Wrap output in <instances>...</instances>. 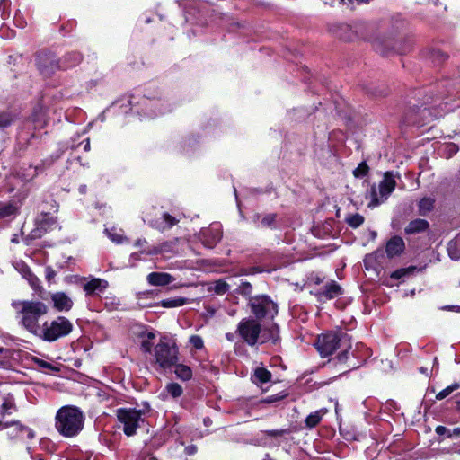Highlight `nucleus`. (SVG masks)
<instances>
[{
    "instance_id": "nucleus-1",
    "label": "nucleus",
    "mask_w": 460,
    "mask_h": 460,
    "mask_svg": "<svg viewBox=\"0 0 460 460\" xmlns=\"http://www.w3.org/2000/svg\"><path fill=\"white\" fill-rule=\"evenodd\" d=\"M55 420L57 430L64 437L72 438L83 429L84 415L79 408L66 405L57 411Z\"/></svg>"
},
{
    "instance_id": "nucleus-2",
    "label": "nucleus",
    "mask_w": 460,
    "mask_h": 460,
    "mask_svg": "<svg viewBox=\"0 0 460 460\" xmlns=\"http://www.w3.org/2000/svg\"><path fill=\"white\" fill-rule=\"evenodd\" d=\"M21 307L19 313L22 314L21 324L31 333L37 335L40 332L39 319L47 314L49 308L41 301L27 300L17 303Z\"/></svg>"
},
{
    "instance_id": "nucleus-3",
    "label": "nucleus",
    "mask_w": 460,
    "mask_h": 460,
    "mask_svg": "<svg viewBox=\"0 0 460 460\" xmlns=\"http://www.w3.org/2000/svg\"><path fill=\"white\" fill-rule=\"evenodd\" d=\"M73 330L71 322L64 316H58L50 323L45 322L36 336L45 341L52 342L68 335Z\"/></svg>"
},
{
    "instance_id": "nucleus-4",
    "label": "nucleus",
    "mask_w": 460,
    "mask_h": 460,
    "mask_svg": "<svg viewBox=\"0 0 460 460\" xmlns=\"http://www.w3.org/2000/svg\"><path fill=\"white\" fill-rule=\"evenodd\" d=\"M349 341L346 333L330 332L318 336L315 347L320 355L324 358L332 355L339 348L341 342Z\"/></svg>"
},
{
    "instance_id": "nucleus-5",
    "label": "nucleus",
    "mask_w": 460,
    "mask_h": 460,
    "mask_svg": "<svg viewBox=\"0 0 460 460\" xmlns=\"http://www.w3.org/2000/svg\"><path fill=\"white\" fill-rule=\"evenodd\" d=\"M177 354V347L174 344H171L165 337L162 338L155 347L156 363L163 368L175 365L178 360Z\"/></svg>"
},
{
    "instance_id": "nucleus-6",
    "label": "nucleus",
    "mask_w": 460,
    "mask_h": 460,
    "mask_svg": "<svg viewBox=\"0 0 460 460\" xmlns=\"http://www.w3.org/2000/svg\"><path fill=\"white\" fill-rule=\"evenodd\" d=\"M249 305L255 319H273L278 314L277 305L267 296H260L250 298Z\"/></svg>"
},
{
    "instance_id": "nucleus-7",
    "label": "nucleus",
    "mask_w": 460,
    "mask_h": 460,
    "mask_svg": "<svg viewBox=\"0 0 460 460\" xmlns=\"http://www.w3.org/2000/svg\"><path fill=\"white\" fill-rule=\"evenodd\" d=\"M236 332L249 346H254L260 341L261 326L255 318H243L238 323Z\"/></svg>"
},
{
    "instance_id": "nucleus-8",
    "label": "nucleus",
    "mask_w": 460,
    "mask_h": 460,
    "mask_svg": "<svg viewBox=\"0 0 460 460\" xmlns=\"http://www.w3.org/2000/svg\"><path fill=\"white\" fill-rule=\"evenodd\" d=\"M142 414V411L136 409L121 408L117 411V418L123 425V431L127 436L130 437L136 434L140 422L144 421L141 418Z\"/></svg>"
},
{
    "instance_id": "nucleus-9",
    "label": "nucleus",
    "mask_w": 460,
    "mask_h": 460,
    "mask_svg": "<svg viewBox=\"0 0 460 460\" xmlns=\"http://www.w3.org/2000/svg\"><path fill=\"white\" fill-rule=\"evenodd\" d=\"M396 186V181L394 179V175L392 172H386L384 174V179L379 183V195H377L376 187L373 186L371 188V201L369 206H377L380 203L384 202L388 196L394 191Z\"/></svg>"
},
{
    "instance_id": "nucleus-10",
    "label": "nucleus",
    "mask_w": 460,
    "mask_h": 460,
    "mask_svg": "<svg viewBox=\"0 0 460 460\" xmlns=\"http://www.w3.org/2000/svg\"><path fill=\"white\" fill-rule=\"evenodd\" d=\"M36 64L40 73L44 76H50L57 70L62 68L56 55L47 51H40L37 54Z\"/></svg>"
},
{
    "instance_id": "nucleus-11",
    "label": "nucleus",
    "mask_w": 460,
    "mask_h": 460,
    "mask_svg": "<svg viewBox=\"0 0 460 460\" xmlns=\"http://www.w3.org/2000/svg\"><path fill=\"white\" fill-rule=\"evenodd\" d=\"M405 248L404 241L400 236L392 237L385 246V252L389 258L400 255Z\"/></svg>"
},
{
    "instance_id": "nucleus-12",
    "label": "nucleus",
    "mask_w": 460,
    "mask_h": 460,
    "mask_svg": "<svg viewBox=\"0 0 460 460\" xmlns=\"http://www.w3.org/2000/svg\"><path fill=\"white\" fill-rule=\"evenodd\" d=\"M54 307L58 311H69L73 306L72 299L64 292H58L51 296Z\"/></svg>"
},
{
    "instance_id": "nucleus-13",
    "label": "nucleus",
    "mask_w": 460,
    "mask_h": 460,
    "mask_svg": "<svg viewBox=\"0 0 460 460\" xmlns=\"http://www.w3.org/2000/svg\"><path fill=\"white\" fill-rule=\"evenodd\" d=\"M279 340V327L277 324L273 323L270 327L261 328V332L260 336L259 343H265L271 341L276 344Z\"/></svg>"
},
{
    "instance_id": "nucleus-14",
    "label": "nucleus",
    "mask_w": 460,
    "mask_h": 460,
    "mask_svg": "<svg viewBox=\"0 0 460 460\" xmlns=\"http://www.w3.org/2000/svg\"><path fill=\"white\" fill-rule=\"evenodd\" d=\"M341 287L335 281H332L329 285H326L321 291H319L317 296L319 300L332 299L341 295Z\"/></svg>"
},
{
    "instance_id": "nucleus-15",
    "label": "nucleus",
    "mask_w": 460,
    "mask_h": 460,
    "mask_svg": "<svg viewBox=\"0 0 460 460\" xmlns=\"http://www.w3.org/2000/svg\"><path fill=\"white\" fill-rule=\"evenodd\" d=\"M147 280L148 283L153 286H165L172 283L174 278L165 272H152L148 274Z\"/></svg>"
},
{
    "instance_id": "nucleus-16",
    "label": "nucleus",
    "mask_w": 460,
    "mask_h": 460,
    "mask_svg": "<svg viewBox=\"0 0 460 460\" xmlns=\"http://www.w3.org/2000/svg\"><path fill=\"white\" fill-rule=\"evenodd\" d=\"M108 287V282L102 279H93L84 285V290L87 296H92L95 292H102Z\"/></svg>"
},
{
    "instance_id": "nucleus-17",
    "label": "nucleus",
    "mask_w": 460,
    "mask_h": 460,
    "mask_svg": "<svg viewBox=\"0 0 460 460\" xmlns=\"http://www.w3.org/2000/svg\"><path fill=\"white\" fill-rule=\"evenodd\" d=\"M429 226V224L425 219H415L411 221L408 226L405 227V234H414L418 233H421L426 231Z\"/></svg>"
},
{
    "instance_id": "nucleus-18",
    "label": "nucleus",
    "mask_w": 460,
    "mask_h": 460,
    "mask_svg": "<svg viewBox=\"0 0 460 460\" xmlns=\"http://www.w3.org/2000/svg\"><path fill=\"white\" fill-rule=\"evenodd\" d=\"M202 237L208 246L213 247L221 240L222 233L217 228H208L202 232Z\"/></svg>"
},
{
    "instance_id": "nucleus-19",
    "label": "nucleus",
    "mask_w": 460,
    "mask_h": 460,
    "mask_svg": "<svg viewBox=\"0 0 460 460\" xmlns=\"http://www.w3.org/2000/svg\"><path fill=\"white\" fill-rule=\"evenodd\" d=\"M447 251L452 260L457 261L460 259V235L448 242Z\"/></svg>"
},
{
    "instance_id": "nucleus-20",
    "label": "nucleus",
    "mask_w": 460,
    "mask_h": 460,
    "mask_svg": "<svg viewBox=\"0 0 460 460\" xmlns=\"http://www.w3.org/2000/svg\"><path fill=\"white\" fill-rule=\"evenodd\" d=\"M83 59L79 52H69L63 58L62 68H69L77 66Z\"/></svg>"
},
{
    "instance_id": "nucleus-21",
    "label": "nucleus",
    "mask_w": 460,
    "mask_h": 460,
    "mask_svg": "<svg viewBox=\"0 0 460 460\" xmlns=\"http://www.w3.org/2000/svg\"><path fill=\"white\" fill-rule=\"evenodd\" d=\"M435 199L430 197L421 199L418 204V212L420 216L428 215L434 208Z\"/></svg>"
},
{
    "instance_id": "nucleus-22",
    "label": "nucleus",
    "mask_w": 460,
    "mask_h": 460,
    "mask_svg": "<svg viewBox=\"0 0 460 460\" xmlns=\"http://www.w3.org/2000/svg\"><path fill=\"white\" fill-rule=\"evenodd\" d=\"M327 412L326 409H321L316 411L311 414H309L305 419V425L307 428H314L321 421L323 416Z\"/></svg>"
},
{
    "instance_id": "nucleus-23",
    "label": "nucleus",
    "mask_w": 460,
    "mask_h": 460,
    "mask_svg": "<svg viewBox=\"0 0 460 460\" xmlns=\"http://www.w3.org/2000/svg\"><path fill=\"white\" fill-rule=\"evenodd\" d=\"M336 34L340 39L346 41L352 40L355 38L353 31L346 24L339 26Z\"/></svg>"
},
{
    "instance_id": "nucleus-24",
    "label": "nucleus",
    "mask_w": 460,
    "mask_h": 460,
    "mask_svg": "<svg viewBox=\"0 0 460 460\" xmlns=\"http://www.w3.org/2000/svg\"><path fill=\"white\" fill-rule=\"evenodd\" d=\"M174 372L176 376L183 381L190 380L192 376L191 369L188 366L182 364L176 365Z\"/></svg>"
},
{
    "instance_id": "nucleus-25",
    "label": "nucleus",
    "mask_w": 460,
    "mask_h": 460,
    "mask_svg": "<svg viewBox=\"0 0 460 460\" xmlns=\"http://www.w3.org/2000/svg\"><path fill=\"white\" fill-rule=\"evenodd\" d=\"M254 377L261 384L267 383L271 378V373L264 367H257L254 370Z\"/></svg>"
},
{
    "instance_id": "nucleus-26",
    "label": "nucleus",
    "mask_w": 460,
    "mask_h": 460,
    "mask_svg": "<svg viewBox=\"0 0 460 460\" xmlns=\"http://www.w3.org/2000/svg\"><path fill=\"white\" fill-rule=\"evenodd\" d=\"M448 56L440 49H432L429 58L435 65H440L447 59Z\"/></svg>"
},
{
    "instance_id": "nucleus-27",
    "label": "nucleus",
    "mask_w": 460,
    "mask_h": 460,
    "mask_svg": "<svg viewBox=\"0 0 460 460\" xmlns=\"http://www.w3.org/2000/svg\"><path fill=\"white\" fill-rule=\"evenodd\" d=\"M231 283L219 279L214 283L213 291L217 295H224L229 291Z\"/></svg>"
},
{
    "instance_id": "nucleus-28",
    "label": "nucleus",
    "mask_w": 460,
    "mask_h": 460,
    "mask_svg": "<svg viewBox=\"0 0 460 460\" xmlns=\"http://www.w3.org/2000/svg\"><path fill=\"white\" fill-rule=\"evenodd\" d=\"M186 301L187 299L183 297L169 298L163 300L161 302V305L166 308L177 307L183 305L186 303Z\"/></svg>"
},
{
    "instance_id": "nucleus-29",
    "label": "nucleus",
    "mask_w": 460,
    "mask_h": 460,
    "mask_svg": "<svg viewBox=\"0 0 460 460\" xmlns=\"http://www.w3.org/2000/svg\"><path fill=\"white\" fill-rule=\"evenodd\" d=\"M15 119V116L8 111H3L0 113V128L9 127L12 122Z\"/></svg>"
},
{
    "instance_id": "nucleus-30",
    "label": "nucleus",
    "mask_w": 460,
    "mask_h": 460,
    "mask_svg": "<svg viewBox=\"0 0 460 460\" xmlns=\"http://www.w3.org/2000/svg\"><path fill=\"white\" fill-rule=\"evenodd\" d=\"M17 208L11 203L0 204V218H4L9 216L14 215Z\"/></svg>"
},
{
    "instance_id": "nucleus-31",
    "label": "nucleus",
    "mask_w": 460,
    "mask_h": 460,
    "mask_svg": "<svg viewBox=\"0 0 460 460\" xmlns=\"http://www.w3.org/2000/svg\"><path fill=\"white\" fill-rule=\"evenodd\" d=\"M252 286L250 282L243 281L238 285L235 292L244 296H250L252 295Z\"/></svg>"
},
{
    "instance_id": "nucleus-32",
    "label": "nucleus",
    "mask_w": 460,
    "mask_h": 460,
    "mask_svg": "<svg viewBox=\"0 0 460 460\" xmlns=\"http://www.w3.org/2000/svg\"><path fill=\"white\" fill-rule=\"evenodd\" d=\"M346 222L351 227H358L364 222V217L359 214L350 215L346 218Z\"/></svg>"
},
{
    "instance_id": "nucleus-33",
    "label": "nucleus",
    "mask_w": 460,
    "mask_h": 460,
    "mask_svg": "<svg viewBox=\"0 0 460 460\" xmlns=\"http://www.w3.org/2000/svg\"><path fill=\"white\" fill-rule=\"evenodd\" d=\"M167 392L173 397L177 398L182 394V387L177 383H170L166 386Z\"/></svg>"
},
{
    "instance_id": "nucleus-34",
    "label": "nucleus",
    "mask_w": 460,
    "mask_h": 460,
    "mask_svg": "<svg viewBox=\"0 0 460 460\" xmlns=\"http://www.w3.org/2000/svg\"><path fill=\"white\" fill-rule=\"evenodd\" d=\"M178 241V238H174L173 240L166 241L159 244L162 253L173 252Z\"/></svg>"
},
{
    "instance_id": "nucleus-35",
    "label": "nucleus",
    "mask_w": 460,
    "mask_h": 460,
    "mask_svg": "<svg viewBox=\"0 0 460 460\" xmlns=\"http://www.w3.org/2000/svg\"><path fill=\"white\" fill-rule=\"evenodd\" d=\"M460 387V385L458 384H453L449 386H447V388L443 389L442 391H440L437 395H436V398L438 400H442L444 398H446L447 396H448L449 394H451L455 390L458 389Z\"/></svg>"
},
{
    "instance_id": "nucleus-36",
    "label": "nucleus",
    "mask_w": 460,
    "mask_h": 460,
    "mask_svg": "<svg viewBox=\"0 0 460 460\" xmlns=\"http://www.w3.org/2000/svg\"><path fill=\"white\" fill-rule=\"evenodd\" d=\"M369 168L365 162H362L358 164V166L353 171V174L355 177H363L368 173Z\"/></svg>"
},
{
    "instance_id": "nucleus-37",
    "label": "nucleus",
    "mask_w": 460,
    "mask_h": 460,
    "mask_svg": "<svg viewBox=\"0 0 460 460\" xmlns=\"http://www.w3.org/2000/svg\"><path fill=\"white\" fill-rule=\"evenodd\" d=\"M292 430L290 429H275V430H267L266 434L268 437L275 438V437H282L288 434H290Z\"/></svg>"
},
{
    "instance_id": "nucleus-38",
    "label": "nucleus",
    "mask_w": 460,
    "mask_h": 460,
    "mask_svg": "<svg viewBox=\"0 0 460 460\" xmlns=\"http://www.w3.org/2000/svg\"><path fill=\"white\" fill-rule=\"evenodd\" d=\"M190 344L197 349H200L203 348V340L200 336L198 335H192L190 338Z\"/></svg>"
},
{
    "instance_id": "nucleus-39",
    "label": "nucleus",
    "mask_w": 460,
    "mask_h": 460,
    "mask_svg": "<svg viewBox=\"0 0 460 460\" xmlns=\"http://www.w3.org/2000/svg\"><path fill=\"white\" fill-rule=\"evenodd\" d=\"M276 219V215L275 214H268L266 216L263 217V218L261 219V225L263 226H271L272 224L274 223Z\"/></svg>"
},
{
    "instance_id": "nucleus-40",
    "label": "nucleus",
    "mask_w": 460,
    "mask_h": 460,
    "mask_svg": "<svg viewBox=\"0 0 460 460\" xmlns=\"http://www.w3.org/2000/svg\"><path fill=\"white\" fill-rule=\"evenodd\" d=\"M286 396H287L286 394L270 395V396H268V397L264 398L262 400V402L273 403V402H276L285 398Z\"/></svg>"
},
{
    "instance_id": "nucleus-41",
    "label": "nucleus",
    "mask_w": 460,
    "mask_h": 460,
    "mask_svg": "<svg viewBox=\"0 0 460 460\" xmlns=\"http://www.w3.org/2000/svg\"><path fill=\"white\" fill-rule=\"evenodd\" d=\"M162 217L164 221L168 225V227H172L178 223V220L169 213H164Z\"/></svg>"
},
{
    "instance_id": "nucleus-42",
    "label": "nucleus",
    "mask_w": 460,
    "mask_h": 460,
    "mask_svg": "<svg viewBox=\"0 0 460 460\" xmlns=\"http://www.w3.org/2000/svg\"><path fill=\"white\" fill-rule=\"evenodd\" d=\"M458 146L454 143H450L445 147V151L448 156L456 155L458 152Z\"/></svg>"
},
{
    "instance_id": "nucleus-43",
    "label": "nucleus",
    "mask_w": 460,
    "mask_h": 460,
    "mask_svg": "<svg viewBox=\"0 0 460 460\" xmlns=\"http://www.w3.org/2000/svg\"><path fill=\"white\" fill-rule=\"evenodd\" d=\"M35 362L38 364L39 367H43V368H48V369H51V370H54V371H58V368L57 367H54L52 366L51 364H49V362H46L42 359H39L37 358L35 360Z\"/></svg>"
},
{
    "instance_id": "nucleus-44",
    "label": "nucleus",
    "mask_w": 460,
    "mask_h": 460,
    "mask_svg": "<svg viewBox=\"0 0 460 460\" xmlns=\"http://www.w3.org/2000/svg\"><path fill=\"white\" fill-rule=\"evenodd\" d=\"M436 433L439 436L446 435L448 438L452 437L451 430L444 426H438L436 428Z\"/></svg>"
},
{
    "instance_id": "nucleus-45",
    "label": "nucleus",
    "mask_w": 460,
    "mask_h": 460,
    "mask_svg": "<svg viewBox=\"0 0 460 460\" xmlns=\"http://www.w3.org/2000/svg\"><path fill=\"white\" fill-rule=\"evenodd\" d=\"M144 252L147 255H156V254L162 253L159 245L153 246V247L149 248L147 251H145Z\"/></svg>"
},
{
    "instance_id": "nucleus-46",
    "label": "nucleus",
    "mask_w": 460,
    "mask_h": 460,
    "mask_svg": "<svg viewBox=\"0 0 460 460\" xmlns=\"http://www.w3.org/2000/svg\"><path fill=\"white\" fill-rule=\"evenodd\" d=\"M151 348H152V343L150 342V341H143L141 342V349L145 352L150 353L151 352Z\"/></svg>"
},
{
    "instance_id": "nucleus-47",
    "label": "nucleus",
    "mask_w": 460,
    "mask_h": 460,
    "mask_svg": "<svg viewBox=\"0 0 460 460\" xmlns=\"http://www.w3.org/2000/svg\"><path fill=\"white\" fill-rule=\"evenodd\" d=\"M111 238L112 239V241L118 243H122L124 237L122 235H119V234H113L111 236Z\"/></svg>"
},
{
    "instance_id": "nucleus-48",
    "label": "nucleus",
    "mask_w": 460,
    "mask_h": 460,
    "mask_svg": "<svg viewBox=\"0 0 460 460\" xmlns=\"http://www.w3.org/2000/svg\"><path fill=\"white\" fill-rule=\"evenodd\" d=\"M147 242L146 239H137L136 242H135V246L136 247H142L143 245L146 244Z\"/></svg>"
},
{
    "instance_id": "nucleus-49",
    "label": "nucleus",
    "mask_w": 460,
    "mask_h": 460,
    "mask_svg": "<svg viewBox=\"0 0 460 460\" xmlns=\"http://www.w3.org/2000/svg\"><path fill=\"white\" fill-rule=\"evenodd\" d=\"M150 226L158 229V230H161L163 231L164 229V227H163L162 226H160V224H158L157 222H150Z\"/></svg>"
},
{
    "instance_id": "nucleus-50",
    "label": "nucleus",
    "mask_w": 460,
    "mask_h": 460,
    "mask_svg": "<svg viewBox=\"0 0 460 460\" xmlns=\"http://www.w3.org/2000/svg\"><path fill=\"white\" fill-rule=\"evenodd\" d=\"M452 437H460V428H455L453 430H451Z\"/></svg>"
},
{
    "instance_id": "nucleus-51",
    "label": "nucleus",
    "mask_w": 460,
    "mask_h": 460,
    "mask_svg": "<svg viewBox=\"0 0 460 460\" xmlns=\"http://www.w3.org/2000/svg\"><path fill=\"white\" fill-rule=\"evenodd\" d=\"M406 119H407V122L409 124H415V123H417V121L415 119H413L410 115H407Z\"/></svg>"
},
{
    "instance_id": "nucleus-52",
    "label": "nucleus",
    "mask_w": 460,
    "mask_h": 460,
    "mask_svg": "<svg viewBox=\"0 0 460 460\" xmlns=\"http://www.w3.org/2000/svg\"><path fill=\"white\" fill-rule=\"evenodd\" d=\"M349 348H350V346H349L341 354L339 355L340 360H341L343 357H346V353L348 351V349H349Z\"/></svg>"
},
{
    "instance_id": "nucleus-53",
    "label": "nucleus",
    "mask_w": 460,
    "mask_h": 460,
    "mask_svg": "<svg viewBox=\"0 0 460 460\" xmlns=\"http://www.w3.org/2000/svg\"><path fill=\"white\" fill-rule=\"evenodd\" d=\"M420 372H421L422 374H425L426 376H429L428 368L427 367H421L420 368Z\"/></svg>"
},
{
    "instance_id": "nucleus-54",
    "label": "nucleus",
    "mask_w": 460,
    "mask_h": 460,
    "mask_svg": "<svg viewBox=\"0 0 460 460\" xmlns=\"http://www.w3.org/2000/svg\"><path fill=\"white\" fill-rule=\"evenodd\" d=\"M226 339L230 341H234V335L233 333H226Z\"/></svg>"
},
{
    "instance_id": "nucleus-55",
    "label": "nucleus",
    "mask_w": 460,
    "mask_h": 460,
    "mask_svg": "<svg viewBox=\"0 0 460 460\" xmlns=\"http://www.w3.org/2000/svg\"><path fill=\"white\" fill-rule=\"evenodd\" d=\"M84 150H89L90 149V141L89 139L86 140V143L84 146Z\"/></svg>"
},
{
    "instance_id": "nucleus-56",
    "label": "nucleus",
    "mask_w": 460,
    "mask_h": 460,
    "mask_svg": "<svg viewBox=\"0 0 460 460\" xmlns=\"http://www.w3.org/2000/svg\"><path fill=\"white\" fill-rule=\"evenodd\" d=\"M147 338H148L147 341L153 340L155 338V334L153 332H148L147 333Z\"/></svg>"
},
{
    "instance_id": "nucleus-57",
    "label": "nucleus",
    "mask_w": 460,
    "mask_h": 460,
    "mask_svg": "<svg viewBox=\"0 0 460 460\" xmlns=\"http://www.w3.org/2000/svg\"><path fill=\"white\" fill-rule=\"evenodd\" d=\"M17 423H18V421H11V422L9 423V425H16ZM6 427H8V423H5V424L4 425V428H6Z\"/></svg>"
},
{
    "instance_id": "nucleus-58",
    "label": "nucleus",
    "mask_w": 460,
    "mask_h": 460,
    "mask_svg": "<svg viewBox=\"0 0 460 460\" xmlns=\"http://www.w3.org/2000/svg\"><path fill=\"white\" fill-rule=\"evenodd\" d=\"M10 407H11V405H9V404H8V403H6V402H4V403L3 404V408H4L5 411H7Z\"/></svg>"
},
{
    "instance_id": "nucleus-59",
    "label": "nucleus",
    "mask_w": 460,
    "mask_h": 460,
    "mask_svg": "<svg viewBox=\"0 0 460 460\" xmlns=\"http://www.w3.org/2000/svg\"><path fill=\"white\" fill-rule=\"evenodd\" d=\"M263 460H274V459L271 458L270 455H266V456L264 457Z\"/></svg>"
},
{
    "instance_id": "nucleus-60",
    "label": "nucleus",
    "mask_w": 460,
    "mask_h": 460,
    "mask_svg": "<svg viewBox=\"0 0 460 460\" xmlns=\"http://www.w3.org/2000/svg\"><path fill=\"white\" fill-rule=\"evenodd\" d=\"M36 170H37V168H35V169H34V172H33V174L31 176V178H33L34 176H36V174H37Z\"/></svg>"
},
{
    "instance_id": "nucleus-61",
    "label": "nucleus",
    "mask_w": 460,
    "mask_h": 460,
    "mask_svg": "<svg viewBox=\"0 0 460 460\" xmlns=\"http://www.w3.org/2000/svg\"><path fill=\"white\" fill-rule=\"evenodd\" d=\"M435 365H438V358H434V366Z\"/></svg>"
},
{
    "instance_id": "nucleus-62",
    "label": "nucleus",
    "mask_w": 460,
    "mask_h": 460,
    "mask_svg": "<svg viewBox=\"0 0 460 460\" xmlns=\"http://www.w3.org/2000/svg\"><path fill=\"white\" fill-rule=\"evenodd\" d=\"M395 272L399 273V272H405V271L403 270H396Z\"/></svg>"
},
{
    "instance_id": "nucleus-63",
    "label": "nucleus",
    "mask_w": 460,
    "mask_h": 460,
    "mask_svg": "<svg viewBox=\"0 0 460 460\" xmlns=\"http://www.w3.org/2000/svg\"><path fill=\"white\" fill-rule=\"evenodd\" d=\"M48 272H54L53 270H48Z\"/></svg>"
},
{
    "instance_id": "nucleus-64",
    "label": "nucleus",
    "mask_w": 460,
    "mask_h": 460,
    "mask_svg": "<svg viewBox=\"0 0 460 460\" xmlns=\"http://www.w3.org/2000/svg\"><path fill=\"white\" fill-rule=\"evenodd\" d=\"M3 350H4V349L0 347V352H2Z\"/></svg>"
}]
</instances>
